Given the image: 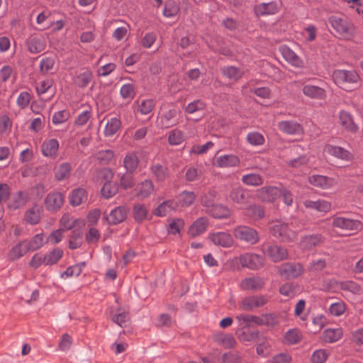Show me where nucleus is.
<instances>
[{"label":"nucleus","mask_w":363,"mask_h":363,"mask_svg":"<svg viewBox=\"0 0 363 363\" xmlns=\"http://www.w3.org/2000/svg\"><path fill=\"white\" fill-rule=\"evenodd\" d=\"M359 76L354 70L336 69L333 73V79L339 87L349 90L350 85L357 84Z\"/></svg>","instance_id":"nucleus-1"},{"label":"nucleus","mask_w":363,"mask_h":363,"mask_svg":"<svg viewBox=\"0 0 363 363\" xmlns=\"http://www.w3.org/2000/svg\"><path fill=\"white\" fill-rule=\"evenodd\" d=\"M238 325L243 328H248L252 325H272L274 323V317L272 314H264L262 316H257L247 314H239L235 317Z\"/></svg>","instance_id":"nucleus-2"},{"label":"nucleus","mask_w":363,"mask_h":363,"mask_svg":"<svg viewBox=\"0 0 363 363\" xmlns=\"http://www.w3.org/2000/svg\"><path fill=\"white\" fill-rule=\"evenodd\" d=\"M272 234L282 242H292L296 237V230L290 229L288 224L277 221L271 227Z\"/></svg>","instance_id":"nucleus-3"},{"label":"nucleus","mask_w":363,"mask_h":363,"mask_svg":"<svg viewBox=\"0 0 363 363\" xmlns=\"http://www.w3.org/2000/svg\"><path fill=\"white\" fill-rule=\"evenodd\" d=\"M237 259L242 267L257 270L264 264V258L255 253L246 252L240 255Z\"/></svg>","instance_id":"nucleus-4"},{"label":"nucleus","mask_w":363,"mask_h":363,"mask_svg":"<svg viewBox=\"0 0 363 363\" xmlns=\"http://www.w3.org/2000/svg\"><path fill=\"white\" fill-rule=\"evenodd\" d=\"M233 234L236 239L255 245L259 241L257 232L246 225H240L234 228Z\"/></svg>","instance_id":"nucleus-5"},{"label":"nucleus","mask_w":363,"mask_h":363,"mask_svg":"<svg viewBox=\"0 0 363 363\" xmlns=\"http://www.w3.org/2000/svg\"><path fill=\"white\" fill-rule=\"evenodd\" d=\"M103 177L107 181L104 183L101 193L105 199H110L116 195L118 191V185L116 182L111 181L113 177V172L109 169H104L101 172Z\"/></svg>","instance_id":"nucleus-6"},{"label":"nucleus","mask_w":363,"mask_h":363,"mask_svg":"<svg viewBox=\"0 0 363 363\" xmlns=\"http://www.w3.org/2000/svg\"><path fill=\"white\" fill-rule=\"evenodd\" d=\"M267 303V298L262 295L250 296L244 298L240 303V309L245 311H252L260 308Z\"/></svg>","instance_id":"nucleus-7"},{"label":"nucleus","mask_w":363,"mask_h":363,"mask_svg":"<svg viewBox=\"0 0 363 363\" xmlns=\"http://www.w3.org/2000/svg\"><path fill=\"white\" fill-rule=\"evenodd\" d=\"M278 272L285 279H295L303 274V267L300 263L287 262L280 265Z\"/></svg>","instance_id":"nucleus-8"},{"label":"nucleus","mask_w":363,"mask_h":363,"mask_svg":"<svg viewBox=\"0 0 363 363\" xmlns=\"http://www.w3.org/2000/svg\"><path fill=\"white\" fill-rule=\"evenodd\" d=\"M263 252L274 262H281L287 259L289 256L288 250L277 245H268Z\"/></svg>","instance_id":"nucleus-9"},{"label":"nucleus","mask_w":363,"mask_h":363,"mask_svg":"<svg viewBox=\"0 0 363 363\" xmlns=\"http://www.w3.org/2000/svg\"><path fill=\"white\" fill-rule=\"evenodd\" d=\"M331 26L340 35L348 37L352 34V25L346 20L337 16H331L329 18Z\"/></svg>","instance_id":"nucleus-10"},{"label":"nucleus","mask_w":363,"mask_h":363,"mask_svg":"<svg viewBox=\"0 0 363 363\" xmlns=\"http://www.w3.org/2000/svg\"><path fill=\"white\" fill-rule=\"evenodd\" d=\"M209 240L217 246L230 247L233 245V238L226 232H215L208 235Z\"/></svg>","instance_id":"nucleus-11"},{"label":"nucleus","mask_w":363,"mask_h":363,"mask_svg":"<svg viewBox=\"0 0 363 363\" xmlns=\"http://www.w3.org/2000/svg\"><path fill=\"white\" fill-rule=\"evenodd\" d=\"M240 158L233 154H226L217 157L214 165L219 168H231L239 166Z\"/></svg>","instance_id":"nucleus-12"},{"label":"nucleus","mask_w":363,"mask_h":363,"mask_svg":"<svg viewBox=\"0 0 363 363\" xmlns=\"http://www.w3.org/2000/svg\"><path fill=\"white\" fill-rule=\"evenodd\" d=\"M63 203L64 196L58 191L48 194L45 200V207L50 211L58 210L63 205Z\"/></svg>","instance_id":"nucleus-13"},{"label":"nucleus","mask_w":363,"mask_h":363,"mask_svg":"<svg viewBox=\"0 0 363 363\" xmlns=\"http://www.w3.org/2000/svg\"><path fill=\"white\" fill-rule=\"evenodd\" d=\"M333 225L334 227L347 230H358L362 227L360 221L344 217L334 218Z\"/></svg>","instance_id":"nucleus-14"},{"label":"nucleus","mask_w":363,"mask_h":363,"mask_svg":"<svg viewBox=\"0 0 363 363\" xmlns=\"http://www.w3.org/2000/svg\"><path fill=\"white\" fill-rule=\"evenodd\" d=\"M280 196V188L268 186L261 188L257 191V197L264 202H273Z\"/></svg>","instance_id":"nucleus-15"},{"label":"nucleus","mask_w":363,"mask_h":363,"mask_svg":"<svg viewBox=\"0 0 363 363\" xmlns=\"http://www.w3.org/2000/svg\"><path fill=\"white\" fill-rule=\"evenodd\" d=\"M208 225V219L206 217H200L190 225L188 235L191 238L197 237L206 232Z\"/></svg>","instance_id":"nucleus-16"},{"label":"nucleus","mask_w":363,"mask_h":363,"mask_svg":"<svg viewBox=\"0 0 363 363\" xmlns=\"http://www.w3.org/2000/svg\"><path fill=\"white\" fill-rule=\"evenodd\" d=\"M59 142L55 138L45 140L41 145L42 154L47 157L55 158L59 150Z\"/></svg>","instance_id":"nucleus-17"},{"label":"nucleus","mask_w":363,"mask_h":363,"mask_svg":"<svg viewBox=\"0 0 363 363\" xmlns=\"http://www.w3.org/2000/svg\"><path fill=\"white\" fill-rule=\"evenodd\" d=\"M303 94L312 99L323 100L326 98V91L323 88L312 84H305L302 89Z\"/></svg>","instance_id":"nucleus-18"},{"label":"nucleus","mask_w":363,"mask_h":363,"mask_svg":"<svg viewBox=\"0 0 363 363\" xmlns=\"http://www.w3.org/2000/svg\"><path fill=\"white\" fill-rule=\"evenodd\" d=\"M324 150L328 154L342 160L350 161L353 158L352 154L350 151L340 146L327 145Z\"/></svg>","instance_id":"nucleus-19"},{"label":"nucleus","mask_w":363,"mask_h":363,"mask_svg":"<svg viewBox=\"0 0 363 363\" xmlns=\"http://www.w3.org/2000/svg\"><path fill=\"white\" fill-rule=\"evenodd\" d=\"M240 286L243 290L259 291L264 286V281L259 277H247L240 282Z\"/></svg>","instance_id":"nucleus-20"},{"label":"nucleus","mask_w":363,"mask_h":363,"mask_svg":"<svg viewBox=\"0 0 363 363\" xmlns=\"http://www.w3.org/2000/svg\"><path fill=\"white\" fill-rule=\"evenodd\" d=\"M278 128L288 135H299L302 133V126L294 121H283L278 123Z\"/></svg>","instance_id":"nucleus-21"},{"label":"nucleus","mask_w":363,"mask_h":363,"mask_svg":"<svg viewBox=\"0 0 363 363\" xmlns=\"http://www.w3.org/2000/svg\"><path fill=\"white\" fill-rule=\"evenodd\" d=\"M29 200L28 193L20 191L13 194L8 202L9 209L16 210L24 206Z\"/></svg>","instance_id":"nucleus-22"},{"label":"nucleus","mask_w":363,"mask_h":363,"mask_svg":"<svg viewBox=\"0 0 363 363\" xmlns=\"http://www.w3.org/2000/svg\"><path fill=\"white\" fill-rule=\"evenodd\" d=\"M179 209V204L176 200L170 199L163 201L157 208L154 213L157 216L164 217L168 215L171 211H176Z\"/></svg>","instance_id":"nucleus-23"},{"label":"nucleus","mask_w":363,"mask_h":363,"mask_svg":"<svg viewBox=\"0 0 363 363\" xmlns=\"http://www.w3.org/2000/svg\"><path fill=\"white\" fill-rule=\"evenodd\" d=\"M213 339L218 345L225 349L233 348L236 345V340L230 333H216L213 335Z\"/></svg>","instance_id":"nucleus-24"},{"label":"nucleus","mask_w":363,"mask_h":363,"mask_svg":"<svg viewBox=\"0 0 363 363\" xmlns=\"http://www.w3.org/2000/svg\"><path fill=\"white\" fill-rule=\"evenodd\" d=\"M340 124L348 132L355 133L358 130V126L354 122V119L350 113L346 111L339 112Z\"/></svg>","instance_id":"nucleus-25"},{"label":"nucleus","mask_w":363,"mask_h":363,"mask_svg":"<svg viewBox=\"0 0 363 363\" xmlns=\"http://www.w3.org/2000/svg\"><path fill=\"white\" fill-rule=\"evenodd\" d=\"M26 45L30 52L39 53L45 48V40L41 36H30L26 40Z\"/></svg>","instance_id":"nucleus-26"},{"label":"nucleus","mask_w":363,"mask_h":363,"mask_svg":"<svg viewBox=\"0 0 363 363\" xmlns=\"http://www.w3.org/2000/svg\"><path fill=\"white\" fill-rule=\"evenodd\" d=\"M279 9V4L277 1L269 3H261L255 6V11L257 16L273 15Z\"/></svg>","instance_id":"nucleus-27"},{"label":"nucleus","mask_w":363,"mask_h":363,"mask_svg":"<svg viewBox=\"0 0 363 363\" xmlns=\"http://www.w3.org/2000/svg\"><path fill=\"white\" fill-rule=\"evenodd\" d=\"M127 216V209L124 206H118L113 209L107 216L109 224L117 225L123 222Z\"/></svg>","instance_id":"nucleus-28"},{"label":"nucleus","mask_w":363,"mask_h":363,"mask_svg":"<svg viewBox=\"0 0 363 363\" xmlns=\"http://www.w3.org/2000/svg\"><path fill=\"white\" fill-rule=\"evenodd\" d=\"M41 213L42 208L35 205L26 211L24 219L30 225H36L41 219Z\"/></svg>","instance_id":"nucleus-29"},{"label":"nucleus","mask_w":363,"mask_h":363,"mask_svg":"<svg viewBox=\"0 0 363 363\" xmlns=\"http://www.w3.org/2000/svg\"><path fill=\"white\" fill-rule=\"evenodd\" d=\"M136 195L140 199L149 197L154 191V184L152 181L146 179L138 184L136 189Z\"/></svg>","instance_id":"nucleus-30"},{"label":"nucleus","mask_w":363,"mask_h":363,"mask_svg":"<svg viewBox=\"0 0 363 363\" xmlns=\"http://www.w3.org/2000/svg\"><path fill=\"white\" fill-rule=\"evenodd\" d=\"M206 212L215 218L222 219L228 218L230 215V209L221 204H214L210 208L206 209Z\"/></svg>","instance_id":"nucleus-31"},{"label":"nucleus","mask_w":363,"mask_h":363,"mask_svg":"<svg viewBox=\"0 0 363 363\" xmlns=\"http://www.w3.org/2000/svg\"><path fill=\"white\" fill-rule=\"evenodd\" d=\"M284 58L293 66L296 67H302L303 61L289 47L283 46L280 48Z\"/></svg>","instance_id":"nucleus-32"},{"label":"nucleus","mask_w":363,"mask_h":363,"mask_svg":"<svg viewBox=\"0 0 363 363\" xmlns=\"http://www.w3.org/2000/svg\"><path fill=\"white\" fill-rule=\"evenodd\" d=\"M28 251L30 250L28 243L26 240H23L13 247L9 253V256L10 259L16 260L24 256Z\"/></svg>","instance_id":"nucleus-33"},{"label":"nucleus","mask_w":363,"mask_h":363,"mask_svg":"<svg viewBox=\"0 0 363 363\" xmlns=\"http://www.w3.org/2000/svg\"><path fill=\"white\" fill-rule=\"evenodd\" d=\"M220 71L225 78L232 82H237L244 74L243 70L235 66H224Z\"/></svg>","instance_id":"nucleus-34"},{"label":"nucleus","mask_w":363,"mask_h":363,"mask_svg":"<svg viewBox=\"0 0 363 363\" xmlns=\"http://www.w3.org/2000/svg\"><path fill=\"white\" fill-rule=\"evenodd\" d=\"M274 341L268 337H263L259 339V342L257 345V354L262 357H267L269 355L272 351V347Z\"/></svg>","instance_id":"nucleus-35"},{"label":"nucleus","mask_w":363,"mask_h":363,"mask_svg":"<svg viewBox=\"0 0 363 363\" xmlns=\"http://www.w3.org/2000/svg\"><path fill=\"white\" fill-rule=\"evenodd\" d=\"M69 202L72 206H78L86 201V191L83 188H77L72 191L69 194Z\"/></svg>","instance_id":"nucleus-36"},{"label":"nucleus","mask_w":363,"mask_h":363,"mask_svg":"<svg viewBox=\"0 0 363 363\" xmlns=\"http://www.w3.org/2000/svg\"><path fill=\"white\" fill-rule=\"evenodd\" d=\"M230 198L237 203L245 204L247 202L249 194L242 187L235 186L230 191Z\"/></svg>","instance_id":"nucleus-37"},{"label":"nucleus","mask_w":363,"mask_h":363,"mask_svg":"<svg viewBox=\"0 0 363 363\" xmlns=\"http://www.w3.org/2000/svg\"><path fill=\"white\" fill-rule=\"evenodd\" d=\"M150 171L158 182L164 181L169 177V171L167 166L160 163L152 164L150 166Z\"/></svg>","instance_id":"nucleus-38"},{"label":"nucleus","mask_w":363,"mask_h":363,"mask_svg":"<svg viewBox=\"0 0 363 363\" xmlns=\"http://www.w3.org/2000/svg\"><path fill=\"white\" fill-rule=\"evenodd\" d=\"M177 115V111L175 108H170L164 112L160 117L161 123L163 128H168L177 123L175 118Z\"/></svg>","instance_id":"nucleus-39"},{"label":"nucleus","mask_w":363,"mask_h":363,"mask_svg":"<svg viewBox=\"0 0 363 363\" xmlns=\"http://www.w3.org/2000/svg\"><path fill=\"white\" fill-rule=\"evenodd\" d=\"M138 157L135 152L128 153L123 159V167L128 173L133 174L138 166Z\"/></svg>","instance_id":"nucleus-40"},{"label":"nucleus","mask_w":363,"mask_h":363,"mask_svg":"<svg viewBox=\"0 0 363 363\" xmlns=\"http://www.w3.org/2000/svg\"><path fill=\"white\" fill-rule=\"evenodd\" d=\"M92 73L89 69H84L75 76L74 83L80 88H84L91 82Z\"/></svg>","instance_id":"nucleus-41"},{"label":"nucleus","mask_w":363,"mask_h":363,"mask_svg":"<svg viewBox=\"0 0 363 363\" xmlns=\"http://www.w3.org/2000/svg\"><path fill=\"white\" fill-rule=\"evenodd\" d=\"M196 198L193 191H184L177 197V203L179 207H188L194 203Z\"/></svg>","instance_id":"nucleus-42"},{"label":"nucleus","mask_w":363,"mask_h":363,"mask_svg":"<svg viewBox=\"0 0 363 363\" xmlns=\"http://www.w3.org/2000/svg\"><path fill=\"white\" fill-rule=\"evenodd\" d=\"M342 336V330L340 328H328L324 330L323 339L325 342H335L339 340Z\"/></svg>","instance_id":"nucleus-43"},{"label":"nucleus","mask_w":363,"mask_h":363,"mask_svg":"<svg viewBox=\"0 0 363 363\" xmlns=\"http://www.w3.org/2000/svg\"><path fill=\"white\" fill-rule=\"evenodd\" d=\"M72 167L69 162H63L55 169V177L57 181L67 179L71 173Z\"/></svg>","instance_id":"nucleus-44"},{"label":"nucleus","mask_w":363,"mask_h":363,"mask_svg":"<svg viewBox=\"0 0 363 363\" xmlns=\"http://www.w3.org/2000/svg\"><path fill=\"white\" fill-rule=\"evenodd\" d=\"M299 291V286L294 282H287L279 288L280 294L289 298H292L296 296Z\"/></svg>","instance_id":"nucleus-45"},{"label":"nucleus","mask_w":363,"mask_h":363,"mask_svg":"<svg viewBox=\"0 0 363 363\" xmlns=\"http://www.w3.org/2000/svg\"><path fill=\"white\" fill-rule=\"evenodd\" d=\"M121 126V120L117 117L111 118L108 120L104 129V134L107 137L115 135Z\"/></svg>","instance_id":"nucleus-46"},{"label":"nucleus","mask_w":363,"mask_h":363,"mask_svg":"<svg viewBox=\"0 0 363 363\" xmlns=\"http://www.w3.org/2000/svg\"><path fill=\"white\" fill-rule=\"evenodd\" d=\"M305 206L307 208H313L320 212H328L331 208L330 202L321 199L315 201H306L305 202Z\"/></svg>","instance_id":"nucleus-47"},{"label":"nucleus","mask_w":363,"mask_h":363,"mask_svg":"<svg viewBox=\"0 0 363 363\" xmlns=\"http://www.w3.org/2000/svg\"><path fill=\"white\" fill-rule=\"evenodd\" d=\"M340 288L345 291H349L354 295H361L363 293L362 287L353 281H345L340 283Z\"/></svg>","instance_id":"nucleus-48"},{"label":"nucleus","mask_w":363,"mask_h":363,"mask_svg":"<svg viewBox=\"0 0 363 363\" xmlns=\"http://www.w3.org/2000/svg\"><path fill=\"white\" fill-rule=\"evenodd\" d=\"M241 180L245 184L252 186H260L264 182L263 177L260 174L256 173L244 174L242 177Z\"/></svg>","instance_id":"nucleus-49"},{"label":"nucleus","mask_w":363,"mask_h":363,"mask_svg":"<svg viewBox=\"0 0 363 363\" xmlns=\"http://www.w3.org/2000/svg\"><path fill=\"white\" fill-rule=\"evenodd\" d=\"M322 241V236L319 234L306 235L301 241V245L303 248L311 249L316 246Z\"/></svg>","instance_id":"nucleus-50"},{"label":"nucleus","mask_w":363,"mask_h":363,"mask_svg":"<svg viewBox=\"0 0 363 363\" xmlns=\"http://www.w3.org/2000/svg\"><path fill=\"white\" fill-rule=\"evenodd\" d=\"M45 266L53 265L57 263L63 256V251L59 247L55 248L53 250L45 255Z\"/></svg>","instance_id":"nucleus-51"},{"label":"nucleus","mask_w":363,"mask_h":363,"mask_svg":"<svg viewBox=\"0 0 363 363\" xmlns=\"http://www.w3.org/2000/svg\"><path fill=\"white\" fill-rule=\"evenodd\" d=\"M184 140L185 137L182 130L174 129L169 133L168 143L170 145H179L182 144Z\"/></svg>","instance_id":"nucleus-52"},{"label":"nucleus","mask_w":363,"mask_h":363,"mask_svg":"<svg viewBox=\"0 0 363 363\" xmlns=\"http://www.w3.org/2000/svg\"><path fill=\"white\" fill-rule=\"evenodd\" d=\"M301 339V332L296 328L289 330L284 335V342L288 345L298 343Z\"/></svg>","instance_id":"nucleus-53"},{"label":"nucleus","mask_w":363,"mask_h":363,"mask_svg":"<svg viewBox=\"0 0 363 363\" xmlns=\"http://www.w3.org/2000/svg\"><path fill=\"white\" fill-rule=\"evenodd\" d=\"M28 247L30 251H35L43 247L44 245V235L43 233H38L34 235L30 240L26 239Z\"/></svg>","instance_id":"nucleus-54"},{"label":"nucleus","mask_w":363,"mask_h":363,"mask_svg":"<svg viewBox=\"0 0 363 363\" xmlns=\"http://www.w3.org/2000/svg\"><path fill=\"white\" fill-rule=\"evenodd\" d=\"M246 140L252 146H259L264 143L265 139L259 132H250L246 136Z\"/></svg>","instance_id":"nucleus-55"},{"label":"nucleus","mask_w":363,"mask_h":363,"mask_svg":"<svg viewBox=\"0 0 363 363\" xmlns=\"http://www.w3.org/2000/svg\"><path fill=\"white\" fill-rule=\"evenodd\" d=\"M147 215V210L145 205L137 203L133 207V216L135 220L140 223L144 220Z\"/></svg>","instance_id":"nucleus-56"},{"label":"nucleus","mask_w":363,"mask_h":363,"mask_svg":"<svg viewBox=\"0 0 363 363\" xmlns=\"http://www.w3.org/2000/svg\"><path fill=\"white\" fill-rule=\"evenodd\" d=\"M111 319L113 323L123 328L125 327L129 321V315L128 313L120 309L116 314L113 315Z\"/></svg>","instance_id":"nucleus-57"},{"label":"nucleus","mask_w":363,"mask_h":363,"mask_svg":"<svg viewBox=\"0 0 363 363\" xmlns=\"http://www.w3.org/2000/svg\"><path fill=\"white\" fill-rule=\"evenodd\" d=\"M82 223V220L74 218L69 214L63 215L60 220V224L62 227L65 230H70L77 225V223Z\"/></svg>","instance_id":"nucleus-58"},{"label":"nucleus","mask_w":363,"mask_h":363,"mask_svg":"<svg viewBox=\"0 0 363 363\" xmlns=\"http://www.w3.org/2000/svg\"><path fill=\"white\" fill-rule=\"evenodd\" d=\"M330 355V352L326 350L320 349L315 350L311 356L313 363H325Z\"/></svg>","instance_id":"nucleus-59"},{"label":"nucleus","mask_w":363,"mask_h":363,"mask_svg":"<svg viewBox=\"0 0 363 363\" xmlns=\"http://www.w3.org/2000/svg\"><path fill=\"white\" fill-rule=\"evenodd\" d=\"M135 86L133 84H125L120 89V95L123 99L132 100L135 96Z\"/></svg>","instance_id":"nucleus-60"},{"label":"nucleus","mask_w":363,"mask_h":363,"mask_svg":"<svg viewBox=\"0 0 363 363\" xmlns=\"http://www.w3.org/2000/svg\"><path fill=\"white\" fill-rule=\"evenodd\" d=\"M179 11V7L177 4L173 1H170L166 3L163 15L167 18H172L175 16Z\"/></svg>","instance_id":"nucleus-61"},{"label":"nucleus","mask_w":363,"mask_h":363,"mask_svg":"<svg viewBox=\"0 0 363 363\" xmlns=\"http://www.w3.org/2000/svg\"><path fill=\"white\" fill-rule=\"evenodd\" d=\"M346 311V305L342 301L330 304L329 311L334 316H340Z\"/></svg>","instance_id":"nucleus-62"},{"label":"nucleus","mask_w":363,"mask_h":363,"mask_svg":"<svg viewBox=\"0 0 363 363\" xmlns=\"http://www.w3.org/2000/svg\"><path fill=\"white\" fill-rule=\"evenodd\" d=\"M309 182L313 186L326 188L329 185V179L323 175H313L309 177Z\"/></svg>","instance_id":"nucleus-63"},{"label":"nucleus","mask_w":363,"mask_h":363,"mask_svg":"<svg viewBox=\"0 0 363 363\" xmlns=\"http://www.w3.org/2000/svg\"><path fill=\"white\" fill-rule=\"evenodd\" d=\"M222 363H240L242 357L238 352H228L221 357Z\"/></svg>","instance_id":"nucleus-64"}]
</instances>
